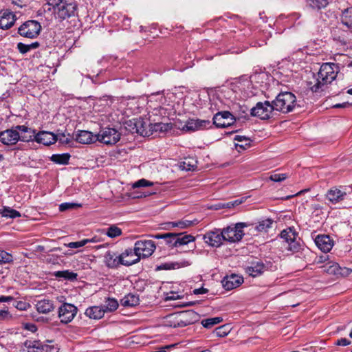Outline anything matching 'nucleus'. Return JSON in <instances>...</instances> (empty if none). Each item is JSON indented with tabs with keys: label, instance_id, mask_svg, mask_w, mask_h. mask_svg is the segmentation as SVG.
Listing matches in <instances>:
<instances>
[{
	"label": "nucleus",
	"instance_id": "1",
	"mask_svg": "<svg viewBox=\"0 0 352 352\" xmlns=\"http://www.w3.org/2000/svg\"><path fill=\"white\" fill-rule=\"evenodd\" d=\"M47 3L61 21L77 14L78 4L75 0H47Z\"/></svg>",
	"mask_w": 352,
	"mask_h": 352
},
{
	"label": "nucleus",
	"instance_id": "2",
	"mask_svg": "<svg viewBox=\"0 0 352 352\" xmlns=\"http://www.w3.org/2000/svg\"><path fill=\"white\" fill-rule=\"evenodd\" d=\"M335 67H337L336 65L331 63H323L321 65L318 73V78L316 79V82L310 87L313 92L318 91L323 85L331 83L336 79L337 72L334 70Z\"/></svg>",
	"mask_w": 352,
	"mask_h": 352
},
{
	"label": "nucleus",
	"instance_id": "3",
	"mask_svg": "<svg viewBox=\"0 0 352 352\" xmlns=\"http://www.w3.org/2000/svg\"><path fill=\"white\" fill-rule=\"evenodd\" d=\"M199 315L193 310H187L171 314L167 318V325L176 328L188 326L197 322Z\"/></svg>",
	"mask_w": 352,
	"mask_h": 352
},
{
	"label": "nucleus",
	"instance_id": "4",
	"mask_svg": "<svg viewBox=\"0 0 352 352\" xmlns=\"http://www.w3.org/2000/svg\"><path fill=\"white\" fill-rule=\"evenodd\" d=\"M272 103L276 111L287 113L293 111L296 106V97L292 92H280Z\"/></svg>",
	"mask_w": 352,
	"mask_h": 352
},
{
	"label": "nucleus",
	"instance_id": "5",
	"mask_svg": "<svg viewBox=\"0 0 352 352\" xmlns=\"http://www.w3.org/2000/svg\"><path fill=\"white\" fill-rule=\"evenodd\" d=\"M120 139V133L114 128L101 129L96 135V140L107 145L116 144Z\"/></svg>",
	"mask_w": 352,
	"mask_h": 352
},
{
	"label": "nucleus",
	"instance_id": "6",
	"mask_svg": "<svg viewBox=\"0 0 352 352\" xmlns=\"http://www.w3.org/2000/svg\"><path fill=\"white\" fill-rule=\"evenodd\" d=\"M41 30L40 23L35 20H29L23 23L18 29V33L24 37L34 38Z\"/></svg>",
	"mask_w": 352,
	"mask_h": 352
},
{
	"label": "nucleus",
	"instance_id": "7",
	"mask_svg": "<svg viewBox=\"0 0 352 352\" xmlns=\"http://www.w3.org/2000/svg\"><path fill=\"white\" fill-rule=\"evenodd\" d=\"M280 236L288 243V250L292 252H298L301 250L300 243L296 241L298 232H296L294 228L289 227L283 230Z\"/></svg>",
	"mask_w": 352,
	"mask_h": 352
},
{
	"label": "nucleus",
	"instance_id": "8",
	"mask_svg": "<svg viewBox=\"0 0 352 352\" xmlns=\"http://www.w3.org/2000/svg\"><path fill=\"white\" fill-rule=\"evenodd\" d=\"M246 226L244 223H237L234 226H228L222 230L225 241L235 243L239 241L244 235L242 229Z\"/></svg>",
	"mask_w": 352,
	"mask_h": 352
},
{
	"label": "nucleus",
	"instance_id": "9",
	"mask_svg": "<svg viewBox=\"0 0 352 352\" xmlns=\"http://www.w3.org/2000/svg\"><path fill=\"white\" fill-rule=\"evenodd\" d=\"M273 106L272 102H270L267 100L264 102H259L251 109V115L261 120L269 119L272 116L273 111H276Z\"/></svg>",
	"mask_w": 352,
	"mask_h": 352
},
{
	"label": "nucleus",
	"instance_id": "10",
	"mask_svg": "<svg viewBox=\"0 0 352 352\" xmlns=\"http://www.w3.org/2000/svg\"><path fill=\"white\" fill-rule=\"evenodd\" d=\"M78 309L70 303H64L58 308V318L62 323L70 322L76 316Z\"/></svg>",
	"mask_w": 352,
	"mask_h": 352
},
{
	"label": "nucleus",
	"instance_id": "11",
	"mask_svg": "<svg viewBox=\"0 0 352 352\" xmlns=\"http://www.w3.org/2000/svg\"><path fill=\"white\" fill-rule=\"evenodd\" d=\"M53 348L39 340H28L23 344L22 352H52Z\"/></svg>",
	"mask_w": 352,
	"mask_h": 352
},
{
	"label": "nucleus",
	"instance_id": "12",
	"mask_svg": "<svg viewBox=\"0 0 352 352\" xmlns=\"http://www.w3.org/2000/svg\"><path fill=\"white\" fill-rule=\"evenodd\" d=\"M134 248L141 258L150 256L155 250V245L151 240H140L135 243Z\"/></svg>",
	"mask_w": 352,
	"mask_h": 352
},
{
	"label": "nucleus",
	"instance_id": "13",
	"mask_svg": "<svg viewBox=\"0 0 352 352\" xmlns=\"http://www.w3.org/2000/svg\"><path fill=\"white\" fill-rule=\"evenodd\" d=\"M235 122L234 116L227 111L218 112L213 117V124L219 128H226Z\"/></svg>",
	"mask_w": 352,
	"mask_h": 352
},
{
	"label": "nucleus",
	"instance_id": "14",
	"mask_svg": "<svg viewBox=\"0 0 352 352\" xmlns=\"http://www.w3.org/2000/svg\"><path fill=\"white\" fill-rule=\"evenodd\" d=\"M19 139V131L16 129V126L0 132V142L5 145L16 144Z\"/></svg>",
	"mask_w": 352,
	"mask_h": 352
},
{
	"label": "nucleus",
	"instance_id": "15",
	"mask_svg": "<svg viewBox=\"0 0 352 352\" xmlns=\"http://www.w3.org/2000/svg\"><path fill=\"white\" fill-rule=\"evenodd\" d=\"M58 141V135L52 132L41 131L36 133L35 142L44 146H50Z\"/></svg>",
	"mask_w": 352,
	"mask_h": 352
},
{
	"label": "nucleus",
	"instance_id": "16",
	"mask_svg": "<svg viewBox=\"0 0 352 352\" xmlns=\"http://www.w3.org/2000/svg\"><path fill=\"white\" fill-rule=\"evenodd\" d=\"M206 242L212 247H219L222 241H225L222 230H215L208 232L204 236Z\"/></svg>",
	"mask_w": 352,
	"mask_h": 352
},
{
	"label": "nucleus",
	"instance_id": "17",
	"mask_svg": "<svg viewBox=\"0 0 352 352\" xmlns=\"http://www.w3.org/2000/svg\"><path fill=\"white\" fill-rule=\"evenodd\" d=\"M121 255V261H122V265L130 266L133 264L138 263L140 260V257L135 251V248L126 249Z\"/></svg>",
	"mask_w": 352,
	"mask_h": 352
},
{
	"label": "nucleus",
	"instance_id": "18",
	"mask_svg": "<svg viewBox=\"0 0 352 352\" xmlns=\"http://www.w3.org/2000/svg\"><path fill=\"white\" fill-rule=\"evenodd\" d=\"M210 122L206 120L190 119L183 126V130L187 131H195L208 128Z\"/></svg>",
	"mask_w": 352,
	"mask_h": 352
},
{
	"label": "nucleus",
	"instance_id": "19",
	"mask_svg": "<svg viewBox=\"0 0 352 352\" xmlns=\"http://www.w3.org/2000/svg\"><path fill=\"white\" fill-rule=\"evenodd\" d=\"M133 124L132 128L133 133H137L142 136H150L152 135V132H150L148 124L142 118L134 119L133 121H130Z\"/></svg>",
	"mask_w": 352,
	"mask_h": 352
},
{
	"label": "nucleus",
	"instance_id": "20",
	"mask_svg": "<svg viewBox=\"0 0 352 352\" xmlns=\"http://www.w3.org/2000/svg\"><path fill=\"white\" fill-rule=\"evenodd\" d=\"M243 282V278L236 274L226 276L221 281L223 287L226 290H231L240 286Z\"/></svg>",
	"mask_w": 352,
	"mask_h": 352
},
{
	"label": "nucleus",
	"instance_id": "21",
	"mask_svg": "<svg viewBox=\"0 0 352 352\" xmlns=\"http://www.w3.org/2000/svg\"><path fill=\"white\" fill-rule=\"evenodd\" d=\"M104 262L109 268H118L120 265H122L121 255H118L112 251H107L104 255Z\"/></svg>",
	"mask_w": 352,
	"mask_h": 352
},
{
	"label": "nucleus",
	"instance_id": "22",
	"mask_svg": "<svg viewBox=\"0 0 352 352\" xmlns=\"http://www.w3.org/2000/svg\"><path fill=\"white\" fill-rule=\"evenodd\" d=\"M16 129L19 131V141L33 142L36 140V131L25 125H17Z\"/></svg>",
	"mask_w": 352,
	"mask_h": 352
},
{
	"label": "nucleus",
	"instance_id": "23",
	"mask_svg": "<svg viewBox=\"0 0 352 352\" xmlns=\"http://www.w3.org/2000/svg\"><path fill=\"white\" fill-rule=\"evenodd\" d=\"M314 241L317 247L324 252H329L333 245V240L328 235H318Z\"/></svg>",
	"mask_w": 352,
	"mask_h": 352
},
{
	"label": "nucleus",
	"instance_id": "24",
	"mask_svg": "<svg viewBox=\"0 0 352 352\" xmlns=\"http://www.w3.org/2000/svg\"><path fill=\"white\" fill-rule=\"evenodd\" d=\"M16 21V16L12 12H5L0 15V28L8 30L12 27Z\"/></svg>",
	"mask_w": 352,
	"mask_h": 352
},
{
	"label": "nucleus",
	"instance_id": "25",
	"mask_svg": "<svg viewBox=\"0 0 352 352\" xmlns=\"http://www.w3.org/2000/svg\"><path fill=\"white\" fill-rule=\"evenodd\" d=\"M346 195V193L345 192L342 191L336 187H333L327 191L326 197L332 204H337L341 200H343Z\"/></svg>",
	"mask_w": 352,
	"mask_h": 352
},
{
	"label": "nucleus",
	"instance_id": "26",
	"mask_svg": "<svg viewBox=\"0 0 352 352\" xmlns=\"http://www.w3.org/2000/svg\"><path fill=\"white\" fill-rule=\"evenodd\" d=\"M75 140L76 142L81 144H91L96 140V135H94L93 133L88 131H79L75 135Z\"/></svg>",
	"mask_w": 352,
	"mask_h": 352
},
{
	"label": "nucleus",
	"instance_id": "27",
	"mask_svg": "<svg viewBox=\"0 0 352 352\" xmlns=\"http://www.w3.org/2000/svg\"><path fill=\"white\" fill-rule=\"evenodd\" d=\"M105 314L103 307L93 306L85 310V314L89 318L98 320L102 318Z\"/></svg>",
	"mask_w": 352,
	"mask_h": 352
},
{
	"label": "nucleus",
	"instance_id": "28",
	"mask_svg": "<svg viewBox=\"0 0 352 352\" xmlns=\"http://www.w3.org/2000/svg\"><path fill=\"white\" fill-rule=\"evenodd\" d=\"M265 270V265L260 262L252 263L245 268V272L250 276L256 277L261 275Z\"/></svg>",
	"mask_w": 352,
	"mask_h": 352
},
{
	"label": "nucleus",
	"instance_id": "29",
	"mask_svg": "<svg viewBox=\"0 0 352 352\" xmlns=\"http://www.w3.org/2000/svg\"><path fill=\"white\" fill-rule=\"evenodd\" d=\"M197 161L193 155H188L180 162L179 168L184 170H192L197 167Z\"/></svg>",
	"mask_w": 352,
	"mask_h": 352
},
{
	"label": "nucleus",
	"instance_id": "30",
	"mask_svg": "<svg viewBox=\"0 0 352 352\" xmlns=\"http://www.w3.org/2000/svg\"><path fill=\"white\" fill-rule=\"evenodd\" d=\"M148 128L150 132H152V133L155 131H160V132H165L168 131V130H170L173 128V124L172 123H162V122H158V123H154L148 124Z\"/></svg>",
	"mask_w": 352,
	"mask_h": 352
},
{
	"label": "nucleus",
	"instance_id": "31",
	"mask_svg": "<svg viewBox=\"0 0 352 352\" xmlns=\"http://www.w3.org/2000/svg\"><path fill=\"white\" fill-rule=\"evenodd\" d=\"M54 309L53 303L50 300H41L36 304V309L39 313L47 314Z\"/></svg>",
	"mask_w": 352,
	"mask_h": 352
},
{
	"label": "nucleus",
	"instance_id": "32",
	"mask_svg": "<svg viewBox=\"0 0 352 352\" xmlns=\"http://www.w3.org/2000/svg\"><path fill=\"white\" fill-rule=\"evenodd\" d=\"M195 240V238L190 234L183 235L182 233L176 234V240L175 242V247H179L182 245H187L190 242H192Z\"/></svg>",
	"mask_w": 352,
	"mask_h": 352
},
{
	"label": "nucleus",
	"instance_id": "33",
	"mask_svg": "<svg viewBox=\"0 0 352 352\" xmlns=\"http://www.w3.org/2000/svg\"><path fill=\"white\" fill-rule=\"evenodd\" d=\"M138 296L131 294L126 295L120 300V305L123 307H134L138 305Z\"/></svg>",
	"mask_w": 352,
	"mask_h": 352
},
{
	"label": "nucleus",
	"instance_id": "34",
	"mask_svg": "<svg viewBox=\"0 0 352 352\" xmlns=\"http://www.w3.org/2000/svg\"><path fill=\"white\" fill-rule=\"evenodd\" d=\"M341 22L349 29L352 30V7L348 8L342 11Z\"/></svg>",
	"mask_w": 352,
	"mask_h": 352
},
{
	"label": "nucleus",
	"instance_id": "35",
	"mask_svg": "<svg viewBox=\"0 0 352 352\" xmlns=\"http://www.w3.org/2000/svg\"><path fill=\"white\" fill-rule=\"evenodd\" d=\"M53 274L57 278H64L69 280H76L78 276L76 273L69 270L56 271Z\"/></svg>",
	"mask_w": 352,
	"mask_h": 352
},
{
	"label": "nucleus",
	"instance_id": "36",
	"mask_svg": "<svg viewBox=\"0 0 352 352\" xmlns=\"http://www.w3.org/2000/svg\"><path fill=\"white\" fill-rule=\"evenodd\" d=\"M0 214L4 217L11 219L20 217L21 216L19 211L6 206L3 207V208L0 210Z\"/></svg>",
	"mask_w": 352,
	"mask_h": 352
},
{
	"label": "nucleus",
	"instance_id": "37",
	"mask_svg": "<svg viewBox=\"0 0 352 352\" xmlns=\"http://www.w3.org/2000/svg\"><path fill=\"white\" fill-rule=\"evenodd\" d=\"M40 44L38 42L36 41L32 43L31 44H25L23 43H19L17 44V49L21 54H25L28 52L30 51L33 49H36L39 47Z\"/></svg>",
	"mask_w": 352,
	"mask_h": 352
},
{
	"label": "nucleus",
	"instance_id": "38",
	"mask_svg": "<svg viewBox=\"0 0 352 352\" xmlns=\"http://www.w3.org/2000/svg\"><path fill=\"white\" fill-rule=\"evenodd\" d=\"M156 239H164L166 243L172 248H175V241L176 240V233H166L163 234H156Z\"/></svg>",
	"mask_w": 352,
	"mask_h": 352
},
{
	"label": "nucleus",
	"instance_id": "39",
	"mask_svg": "<svg viewBox=\"0 0 352 352\" xmlns=\"http://www.w3.org/2000/svg\"><path fill=\"white\" fill-rule=\"evenodd\" d=\"M119 306L118 302L115 298H109L106 302L105 305L104 306V310L106 312H112L118 309Z\"/></svg>",
	"mask_w": 352,
	"mask_h": 352
},
{
	"label": "nucleus",
	"instance_id": "40",
	"mask_svg": "<svg viewBox=\"0 0 352 352\" xmlns=\"http://www.w3.org/2000/svg\"><path fill=\"white\" fill-rule=\"evenodd\" d=\"M307 4L316 10H320L325 8L328 3V0H307Z\"/></svg>",
	"mask_w": 352,
	"mask_h": 352
},
{
	"label": "nucleus",
	"instance_id": "41",
	"mask_svg": "<svg viewBox=\"0 0 352 352\" xmlns=\"http://www.w3.org/2000/svg\"><path fill=\"white\" fill-rule=\"evenodd\" d=\"M273 221L267 219L258 222L255 228L258 232H267V230L272 227Z\"/></svg>",
	"mask_w": 352,
	"mask_h": 352
},
{
	"label": "nucleus",
	"instance_id": "42",
	"mask_svg": "<svg viewBox=\"0 0 352 352\" xmlns=\"http://www.w3.org/2000/svg\"><path fill=\"white\" fill-rule=\"evenodd\" d=\"M222 321V317H214L203 320L201 324L205 328L210 329L215 324L221 323Z\"/></svg>",
	"mask_w": 352,
	"mask_h": 352
},
{
	"label": "nucleus",
	"instance_id": "43",
	"mask_svg": "<svg viewBox=\"0 0 352 352\" xmlns=\"http://www.w3.org/2000/svg\"><path fill=\"white\" fill-rule=\"evenodd\" d=\"M198 223V221L195 219L194 221H189V220H182L177 222H171L170 224L173 227H178L182 229L186 228L188 227H190L193 225H195Z\"/></svg>",
	"mask_w": 352,
	"mask_h": 352
},
{
	"label": "nucleus",
	"instance_id": "44",
	"mask_svg": "<svg viewBox=\"0 0 352 352\" xmlns=\"http://www.w3.org/2000/svg\"><path fill=\"white\" fill-rule=\"evenodd\" d=\"M122 230L116 226V225H112L109 226L105 232V234L110 238H116L122 234Z\"/></svg>",
	"mask_w": 352,
	"mask_h": 352
},
{
	"label": "nucleus",
	"instance_id": "45",
	"mask_svg": "<svg viewBox=\"0 0 352 352\" xmlns=\"http://www.w3.org/2000/svg\"><path fill=\"white\" fill-rule=\"evenodd\" d=\"M70 155H51L50 160L56 164H68Z\"/></svg>",
	"mask_w": 352,
	"mask_h": 352
},
{
	"label": "nucleus",
	"instance_id": "46",
	"mask_svg": "<svg viewBox=\"0 0 352 352\" xmlns=\"http://www.w3.org/2000/svg\"><path fill=\"white\" fill-rule=\"evenodd\" d=\"M190 265V262L186 261L182 262V264L181 265V266L184 267V266H188ZM175 266H177V267H180V265L178 263H165V264H163L162 265H161L160 267H159L158 268L161 269V270H171V269H175Z\"/></svg>",
	"mask_w": 352,
	"mask_h": 352
},
{
	"label": "nucleus",
	"instance_id": "47",
	"mask_svg": "<svg viewBox=\"0 0 352 352\" xmlns=\"http://www.w3.org/2000/svg\"><path fill=\"white\" fill-rule=\"evenodd\" d=\"M243 140H244V142L235 144L236 149L239 153L242 152L243 151L245 150L247 147L250 146L251 141L250 139L243 138Z\"/></svg>",
	"mask_w": 352,
	"mask_h": 352
},
{
	"label": "nucleus",
	"instance_id": "48",
	"mask_svg": "<svg viewBox=\"0 0 352 352\" xmlns=\"http://www.w3.org/2000/svg\"><path fill=\"white\" fill-rule=\"evenodd\" d=\"M153 185V182L146 180L145 179H141L136 182H135L132 186L133 188H140V187H148Z\"/></svg>",
	"mask_w": 352,
	"mask_h": 352
},
{
	"label": "nucleus",
	"instance_id": "49",
	"mask_svg": "<svg viewBox=\"0 0 352 352\" xmlns=\"http://www.w3.org/2000/svg\"><path fill=\"white\" fill-rule=\"evenodd\" d=\"M12 261V256L5 252L0 250V263H7Z\"/></svg>",
	"mask_w": 352,
	"mask_h": 352
},
{
	"label": "nucleus",
	"instance_id": "50",
	"mask_svg": "<svg viewBox=\"0 0 352 352\" xmlns=\"http://www.w3.org/2000/svg\"><path fill=\"white\" fill-rule=\"evenodd\" d=\"M288 177L285 173H274L270 177V179L275 182H280Z\"/></svg>",
	"mask_w": 352,
	"mask_h": 352
},
{
	"label": "nucleus",
	"instance_id": "51",
	"mask_svg": "<svg viewBox=\"0 0 352 352\" xmlns=\"http://www.w3.org/2000/svg\"><path fill=\"white\" fill-rule=\"evenodd\" d=\"M87 241H88L82 240V241H76V242H71V243H69L68 244H64V245L70 248H81V247L85 245L86 244H87Z\"/></svg>",
	"mask_w": 352,
	"mask_h": 352
},
{
	"label": "nucleus",
	"instance_id": "52",
	"mask_svg": "<svg viewBox=\"0 0 352 352\" xmlns=\"http://www.w3.org/2000/svg\"><path fill=\"white\" fill-rule=\"evenodd\" d=\"M79 205L74 203H63L59 206V209L60 211H65L69 209L74 208Z\"/></svg>",
	"mask_w": 352,
	"mask_h": 352
},
{
	"label": "nucleus",
	"instance_id": "53",
	"mask_svg": "<svg viewBox=\"0 0 352 352\" xmlns=\"http://www.w3.org/2000/svg\"><path fill=\"white\" fill-rule=\"evenodd\" d=\"M30 307V305L26 302L19 301L16 302L15 307L19 310H27Z\"/></svg>",
	"mask_w": 352,
	"mask_h": 352
},
{
	"label": "nucleus",
	"instance_id": "54",
	"mask_svg": "<svg viewBox=\"0 0 352 352\" xmlns=\"http://www.w3.org/2000/svg\"><path fill=\"white\" fill-rule=\"evenodd\" d=\"M181 298V296L179 295L177 293L175 292H170L169 294H167L165 299L166 300H175L177 299H179Z\"/></svg>",
	"mask_w": 352,
	"mask_h": 352
},
{
	"label": "nucleus",
	"instance_id": "55",
	"mask_svg": "<svg viewBox=\"0 0 352 352\" xmlns=\"http://www.w3.org/2000/svg\"><path fill=\"white\" fill-rule=\"evenodd\" d=\"M351 344V341L346 338H341L336 341V344L339 346H347Z\"/></svg>",
	"mask_w": 352,
	"mask_h": 352
},
{
	"label": "nucleus",
	"instance_id": "56",
	"mask_svg": "<svg viewBox=\"0 0 352 352\" xmlns=\"http://www.w3.org/2000/svg\"><path fill=\"white\" fill-rule=\"evenodd\" d=\"M338 268H339V267L337 264H333V265H330L327 269V272L328 273H331V274H336L338 271Z\"/></svg>",
	"mask_w": 352,
	"mask_h": 352
},
{
	"label": "nucleus",
	"instance_id": "57",
	"mask_svg": "<svg viewBox=\"0 0 352 352\" xmlns=\"http://www.w3.org/2000/svg\"><path fill=\"white\" fill-rule=\"evenodd\" d=\"M352 105L351 103H349V102H345L343 103H338L332 106L333 108H348L350 107Z\"/></svg>",
	"mask_w": 352,
	"mask_h": 352
},
{
	"label": "nucleus",
	"instance_id": "58",
	"mask_svg": "<svg viewBox=\"0 0 352 352\" xmlns=\"http://www.w3.org/2000/svg\"><path fill=\"white\" fill-rule=\"evenodd\" d=\"M10 314L7 310H0V320L8 318Z\"/></svg>",
	"mask_w": 352,
	"mask_h": 352
},
{
	"label": "nucleus",
	"instance_id": "59",
	"mask_svg": "<svg viewBox=\"0 0 352 352\" xmlns=\"http://www.w3.org/2000/svg\"><path fill=\"white\" fill-rule=\"evenodd\" d=\"M195 294H204L208 292V289L204 287L195 289L193 291Z\"/></svg>",
	"mask_w": 352,
	"mask_h": 352
},
{
	"label": "nucleus",
	"instance_id": "60",
	"mask_svg": "<svg viewBox=\"0 0 352 352\" xmlns=\"http://www.w3.org/2000/svg\"><path fill=\"white\" fill-rule=\"evenodd\" d=\"M12 300H14V297L10 296H0V302H10V301H12Z\"/></svg>",
	"mask_w": 352,
	"mask_h": 352
},
{
	"label": "nucleus",
	"instance_id": "61",
	"mask_svg": "<svg viewBox=\"0 0 352 352\" xmlns=\"http://www.w3.org/2000/svg\"><path fill=\"white\" fill-rule=\"evenodd\" d=\"M25 329H27L28 330H29L32 332H35L37 329L36 325L34 324H27L25 325Z\"/></svg>",
	"mask_w": 352,
	"mask_h": 352
},
{
	"label": "nucleus",
	"instance_id": "62",
	"mask_svg": "<svg viewBox=\"0 0 352 352\" xmlns=\"http://www.w3.org/2000/svg\"><path fill=\"white\" fill-rule=\"evenodd\" d=\"M58 141H59L60 143H67V138L65 137L64 134H61L60 135H58Z\"/></svg>",
	"mask_w": 352,
	"mask_h": 352
},
{
	"label": "nucleus",
	"instance_id": "63",
	"mask_svg": "<svg viewBox=\"0 0 352 352\" xmlns=\"http://www.w3.org/2000/svg\"><path fill=\"white\" fill-rule=\"evenodd\" d=\"M241 203V201H238L237 200L234 201L228 202L226 204V207L230 208L232 206H234L235 205H239ZM223 207H226V205H223Z\"/></svg>",
	"mask_w": 352,
	"mask_h": 352
},
{
	"label": "nucleus",
	"instance_id": "64",
	"mask_svg": "<svg viewBox=\"0 0 352 352\" xmlns=\"http://www.w3.org/2000/svg\"><path fill=\"white\" fill-rule=\"evenodd\" d=\"M243 138H246L243 137V136H241V135H236L234 138V140L238 141V143H239V142H244V140H243Z\"/></svg>",
	"mask_w": 352,
	"mask_h": 352
}]
</instances>
